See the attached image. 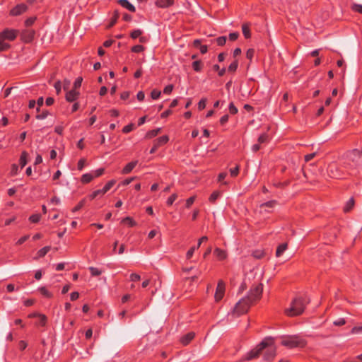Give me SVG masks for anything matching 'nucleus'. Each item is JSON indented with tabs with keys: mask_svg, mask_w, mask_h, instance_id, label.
<instances>
[{
	"mask_svg": "<svg viewBox=\"0 0 362 362\" xmlns=\"http://www.w3.org/2000/svg\"><path fill=\"white\" fill-rule=\"evenodd\" d=\"M342 167L348 175H360L362 172V148L361 150L353 149L349 151L344 158Z\"/></svg>",
	"mask_w": 362,
	"mask_h": 362,
	"instance_id": "1",
	"label": "nucleus"
},
{
	"mask_svg": "<svg viewBox=\"0 0 362 362\" xmlns=\"http://www.w3.org/2000/svg\"><path fill=\"white\" fill-rule=\"evenodd\" d=\"M309 303V299L305 296L297 297L293 300L289 308L286 310L288 316L293 317L302 314L305 310V305Z\"/></svg>",
	"mask_w": 362,
	"mask_h": 362,
	"instance_id": "2",
	"label": "nucleus"
},
{
	"mask_svg": "<svg viewBox=\"0 0 362 362\" xmlns=\"http://www.w3.org/2000/svg\"><path fill=\"white\" fill-rule=\"evenodd\" d=\"M18 31L14 29L6 28L0 32V52L7 50L10 47V45L6 40L13 41L17 35Z\"/></svg>",
	"mask_w": 362,
	"mask_h": 362,
	"instance_id": "3",
	"label": "nucleus"
},
{
	"mask_svg": "<svg viewBox=\"0 0 362 362\" xmlns=\"http://www.w3.org/2000/svg\"><path fill=\"white\" fill-rule=\"evenodd\" d=\"M274 342V338L269 337L264 338L255 349L249 351L245 357V360L250 361L257 358L261 352L266 349L268 345Z\"/></svg>",
	"mask_w": 362,
	"mask_h": 362,
	"instance_id": "4",
	"label": "nucleus"
},
{
	"mask_svg": "<svg viewBox=\"0 0 362 362\" xmlns=\"http://www.w3.org/2000/svg\"><path fill=\"white\" fill-rule=\"evenodd\" d=\"M327 175L334 179L345 178L348 175L342 165L335 162L330 163L327 168Z\"/></svg>",
	"mask_w": 362,
	"mask_h": 362,
	"instance_id": "5",
	"label": "nucleus"
},
{
	"mask_svg": "<svg viewBox=\"0 0 362 362\" xmlns=\"http://www.w3.org/2000/svg\"><path fill=\"white\" fill-rule=\"evenodd\" d=\"M281 344V345L288 349H293L297 347L303 348L305 346L306 341L303 338L296 335H293L283 337Z\"/></svg>",
	"mask_w": 362,
	"mask_h": 362,
	"instance_id": "6",
	"label": "nucleus"
},
{
	"mask_svg": "<svg viewBox=\"0 0 362 362\" xmlns=\"http://www.w3.org/2000/svg\"><path fill=\"white\" fill-rule=\"evenodd\" d=\"M263 291V284L261 282L259 283H255L251 288L250 289V291L247 294V296L245 297L251 303H253L257 300H259L262 294Z\"/></svg>",
	"mask_w": 362,
	"mask_h": 362,
	"instance_id": "7",
	"label": "nucleus"
},
{
	"mask_svg": "<svg viewBox=\"0 0 362 362\" xmlns=\"http://www.w3.org/2000/svg\"><path fill=\"white\" fill-rule=\"evenodd\" d=\"M252 304L246 298H243L236 303L233 309V313L237 316L243 315L248 311Z\"/></svg>",
	"mask_w": 362,
	"mask_h": 362,
	"instance_id": "8",
	"label": "nucleus"
},
{
	"mask_svg": "<svg viewBox=\"0 0 362 362\" xmlns=\"http://www.w3.org/2000/svg\"><path fill=\"white\" fill-rule=\"evenodd\" d=\"M266 349L267 351L264 354V360L268 361H273L276 354V349L274 346V341L270 345H268Z\"/></svg>",
	"mask_w": 362,
	"mask_h": 362,
	"instance_id": "9",
	"label": "nucleus"
},
{
	"mask_svg": "<svg viewBox=\"0 0 362 362\" xmlns=\"http://www.w3.org/2000/svg\"><path fill=\"white\" fill-rule=\"evenodd\" d=\"M224 293H225V284L222 280H220L218 282L216 293L214 295L216 301L221 300L223 298Z\"/></svg>",
	"mask_w": 362,
	"mask_h": 362,
	"instance_id": "10",
	"label": "nucleus"
},
{
	"mask_svg": "<svg viewBox=\"0 0 362 362\" xmlns=\"http://www.w3.org/2000/svg\"><path fill=\"white\" fill-rule=\"evenodd\" d=\"M28 9V6L25 4H20L16 5L10 11V15L13 16H19L25 13Z\"/></svg>",
	"mask_w": 362,
	"mask_h": 362,
	"instance_id": "11",
	"label": "nucleus"
},
{
	"mask_svg": "<svg viewBox=\"0 0 362 362\" xmlns=\"http://www.w3.org/2000/svg\"><path fill=\"white\" fill-rule=\"evenodd\" d=\"M79 95L80 93L78 90H76L75 89H71L70 90L66 91L65 98L66 101L72 103L78 99Z\"/></svg>",
	"mask_w": 362,
	"mask_h": 362,
	"instance_id": "12",
	"label": "nucleus"
},
{
	"mask_svg": "<svg viewBox=\"0 0 362 362\" xmlns=\"http://www.w3.org/2000/svg\"><path fill=\"white\" fill-rule=\"evenodd\" d=\"M35 32L33 30H24L21 34V38L25 42H30L34 38Z\"/></svg>",
	"mask_w": 362,
	"mask_h": 362,
	"instance_id": "13",
	"label": "nucleus"
},
{
	"mask_svg": "<svg viewBox=\"0 0 362 362\" xmlns=\"http://www.w3.org/2000/svg\"><path fill=\"white\" fill-rule=\"evenodd\" d=\"M195 334L193 332H188L180 338V342L182 345L186 346L189 344L194 338Z\"/></svg>",
	"mask_w": 362,
	"mask_h": 362,
	"instance_id": "14",
	"label": "nucleus"
},
{
	"mask_svg": "<svg viewBox=\"0 0 362 362\" xmlns=\"http://www.w3.org/2000/svg\"><path fill=\"white\" fill-rule=\"evenodd\" d=\"M138 163V160L132 161L127 163L122 169V173L124 175H127L130 173L132 170L136 167Z\"/></svg>",
	"mask_w": 362,
	"mask_h": 362,
	"instance_id": "15",
	"label": "nucleus"
},
{
	"mask_svg": "<svg viewBox=\"0 0 362 362\" xmlns=\"http://www.w3.org/2000/svg\"><path fill=\"white\" fill-rule=\"evenodd\" d=\"M175 0H156V5L158 8H168L174 4Z\"/></svg>",
	"mask_w": 362,
	"mask_h": 362,
	"instance_id": "16",
	"label": "nucleus"
},
{
	"mask_svg": "<svg viewBox=\"0 0 362 362\" xmlns=\"http://www.w3.org/2000/svg\"><path fill=\"white\" fill-rule=\"evenodd\" d=\"M118 3L123 7L131 12H135L136 8L134 5L129 2L128 0H119Z\"/></svg>",
	"mask_w": 362,
	"mask_h": 362,
	"instance_id": "17",
	"label": "nucleus"
},
{
	"mask_svg": "<svg viewBox=\"0 0 362 362\" xmlns=\"http://www.w3.org/2000/svg\"><path fill=\"white\" fill-rule=\"evenodd\" d=\"M214 254L219 260H223L227 257L226 252L222 249L218 248V247H216L214 250Z\"/></svg>",
	"mask_w": 362,
	"mask_h": 362,
	"instance_id": "18",
	"label": "nucleus"
},
{
	"mask_svg": "<svg viewBox=\"0 0 362 362\" xmlns=\"http://www.w3.org/2000/svg\"><path fill=\"white\" fill-rule=\"evenodd\" d=\"M28 153L26 151H23L19 158V165L21 168H23L28 163Z\"/></svg>",
	"mask_w": 362,
	"mask_h": 362,
	"instance_id": "19",
	"label": "nucleus"
},
{
	"mask_svg": "<svg viewBox=\"0 0 362 362\" xmlns=\"http://www.w3.org/2000/svg\"><path fill=\"white\" fill-rule=\"evenodd\" d=\"M169 138L166 135H163L162 136L158 137L154 141V143L157 145V146L160 147L168 141Z\"/></svg>",
	"mask_w": 362,
	"mask_h": 362,
	"instance_id": "20",
	"label": "nucleus"
},
{
	"mask_svg": "<svg viewBox=\"0 0 362 362\" xmlns=\"http://www.w3.org/2000/svg\"><path fill=\"white\" fill-rule=\"evenodd\" d=\"M192 69L196 72H200L204 66V64L201 60H196L192 62Z\"/></svg>",
	"mask_w": 362,
	"mask_h": 362,
	"instance_id": "21",
	"label": "nucleus"
},
{
	"mask_svg": "<svg viewBox=\"0 0 362 362\" xmlns=\"http://www.w3.org/2000/svg\"><path fill=\"white\" fill-rule=\"evenodd\" d=\"M51 247L50 246H45L40 250H39L37 252V256L35 257V259L41 258L45 257L47 252L50 250Z\"/></svg>",
	"mask_w": 362,
	"mask_h": 362,
	"instance_id": "22",
	"label": "nucleus"
},
{
	"mask_svg": "<svg viewBox=\"0 0 362 362\" xmlns=\"http://www.w3.org/2000/svg\"><path fill=\"white\" fill-rule=\"evenodd\" d=\"M93 173H85L81 176V181L83 184H88L93 180Z\"/></svg>",
	"mask_w": 362,
	"mask_h": 362,
	"instance_id": "23",
	"label": "nucleus"
},
{
	"mask_svg": "<svg viewBox=\"0 0 362 362\" xmlns=\"http://www.w3.org/2000/svg\"><path fill=\"white\" fill-rule=\"evenodd\" d=\"M355 204L354 199L353 197L350 198L347 202L346 203L344 207V211L345 213L349 212L354 207Z\"/></svg>",
	"mask_w": 362,
	"mask_h": 362,
	"instance_id": "24",
	"label": "nucleus"
},
{
	"mask_svg": "<svg viewBox=\"0 0 362 362\" xmlns=\"http://www.w3.org/2000/svg\"><path fill=\"white\" fill-rule=\"evenodd\" d=\"M242 31H243V34L244 37L246 39H249L251 37L250 29V26L247 23H244L242 25Z\"/></svg>",
	"mask_w": 362,
	"mask_h": 362,
	"instance_id": "25",
	"label": "nucleus"
},
{
	"mask_svg": "<svg viewBox=\"0 0 362 362\" xmlns=\"http://www.w3.org/2000/svg\"><path fill=\"white\" fill-rule=\"evenodd\" d=\"M119 17V13L117 10H115L114 11L113 16L110 19V23L108 25V28H111L115 25L117 23L118 18Z\"/></svg>",
	"mask_w": 362,
	"mask_h": 362,
	"instance_id": "26",
	"label": "nucleus"
},
{
	"mask_svg": "<svg viewBox=\"0 0 362 362\" xmlns=\"http://www.w3.org/2000/svg\"><path fill=\"white\" fill-rule=\"evenodd\" d=\"M288 245L287 243H282L277 247L276 251V256L280 257L287 249Z\"/></svg>",
	"mask_w": 362,
	"mask_h": 362,
	"instance_id": "27",
	"label": "nucleus"
},
{
	"mask_svg": "<svg viewBox=\"0 0 362 362\" xmlns=\"http://www.w3.org/2000/svg\"><path fill=\"white\" fill-rule=\"evenodd\" d=\"M252 257L257 259H260L265 256V252L263 250H256L252 252Z\"/></svg>",
	"mask_w": 362,
	"mask_h": 362,
	"instance_id": "28",
	"label": "nucleus"
},
{
	"mask_svg": "<svg viewBox=\"0 0 362 362\" xmlns=\"http://www.w3.org/2000/svg\"><path fill=\"white\" fill-rule=\"evenodd\" d=\"M160 128H158L156 129L148 131L146 134V139H152V138L156 136L158 134V133L160 132Z\"/></svg>",
	"mask_w": 362,
	"mask_h": 362,
	"instance_id": "29",
	"label": "nucleus"
},
{
	"mask_svg": "<svg viewBox=\"0 0 362 362\" xmlns=\"http://www.w3.org/2000/svg\"><path fill=\"white\" fill-rule=\"evenodd\" d=\"M221 196V192L219 191H214L212 192V194L210 195L209 198V201L211 204H214L216 201V199Z\"/></svg>",
	"mask_w": 362,
	"mask_h": 362,
	"instance_id": "30",
	"label": "nucleus"
},
{
	"mask_svg": "<svg viewBox=\"0 0 362 362\" xmlns=\"http://www.w3.org/2000/svg\"><path fill=\"white\" fill-rule=\"evenodd\" d=\"M39 291L42 296L47 298H51L53 296L52 293L49 291L45 286L40 287Z\"/></svg>",
	"mask_w": 362,
	"mask_h": 362,
	"instance_id": "31",
	"label": "nucleus"
},
{
	"mask_svg": "<svg viewBox=\"0 0 362 362\" xmlns=\"http://www.w3.org/2000/svg\"><path fill=\"white\" fill-rule=\"evenodd\" d=\"M122 223H127L130 227H134L136 225V221L131 217L127 216L122 220Z\"/></svg>",
	"mask_w": 362,
	"mask_h": 362,
	"instance_id": "32",
	"label": "nucleus"
},
{
	"mask_svg": "<svg viewBox=\"0 0 362 362\" xmlns=\"http://www.w3.org/2000/svg\"><path fill=\"white\" fill-rule=\"evenodd\" d=\"M103 195L104 194H103V193H102V191L100 189H97V190L93 191L91 194H90L88 195V198L90 199V200H93L98 196L102 197Z\"/></svg>",
	"mask_w": 362,
	"mask_h": 362,
	"instance_id": "33",
	"label": "nucleus"
},
{
	"mask_svg": "<svg viewBox=\"0 0 362 362\" xmlns=\"http://www.w3.org/2000/svg\"><path fill=\"white\" fill-rule=\"evenodd\" d=\"M238 66V61L237 59L234 60L228 66V70L230 72H235Z\"/></svg>",
	"mask_w": 362,
	"mask_h": 362,
	"instance_id": "34",
	"label": "nucleus"
},
{
	"mask_svg": "<svg viewBox=\"0 0 362 362\" xmlns=\"http://www.w3.org/2000/svg\"><path fill=\"white\" fill-rule=\"evenodd\" d=\"M143 31L140 29L134 30L131 34L130 37L132 39H136L137 37H140V36L142 35Z\"/></svg>",
	"mask_w": 362,
	"mask_h": 362,
	"instance_id": "35",
	"label": "nucleus"
},
{
	"mask_svg": "<svg viewBox=\"0 0 362 362\" xmlns=\"http://www.w3.org/2000/svg\"><path fill=\"white\" fill-rule=\"evenodd\" d=\"M82 81H83L82 77L79 76V77L76 78L74 83L72 89H75L76 90H77V89L81 86Z\"/></svg>",
	"mask_w": 362,
	"mask_h": 362,
	"instance_id": "36",
	"label": "nucleus"
},
{
	"mask_svg": "<svg viewBox=\"0 0 362 362\" xmlns=\"http://www.w3.org/2000/svg\"><path fill=\"white\" fill-rule=\"evenodd\" d=\"M144 49H145L143 45H134L131 49L132 52H134V53L141 52Z\"/></svg>",
	"mask_w": 362,
	"mask_h": 362,
	"instance_id": "37",
	"label": "nucleus"
},
{
	"mask_svg": "<svg viewBox=\"0 0 362 362\" xmlns=\"http://www.w3.org/2000/svg\"><path fill=\"white\" fill-rule=\"evenodd\" d=\"M240 172V166L237 165L234 168L230 169V173L231 177H235L238 175Z\"/></svg>",
	"mask_w": 362,
	"mask_h": 362,
	"instance_id": "38",
	"label": "nucleus"
},
{
	"mask_svg": "<svg viewBox=\"0 0 362 362\" xmlns=\"http://www.w3.org/2000/svg\"><path fill=\"white\" fill-rule=\"evenodd\" d=\"M161 92L157 89H153L151 93V97L153 100H157L160 98Z\"/></svg>",
	"mask_w": 362,
	"mask_h": 362,
	"instance_id": "39",
	"label": "nucleus"
},
{
	"mask_svg": "<svg viewBox=\"0 0 362 362\" xmlns=\"http://www.w3.org/2000/svg\"><path fill=\"white\" fill-rule=\"evenodd\" d=\"M40 214H33L29 217V221L31 223H38L40 220Z\"/></svg>",
	"mask_w": 362,
	"mask_h": 362,
	"instance_id": "40",
	"label": "nucleus"
},
{
	"mask_svg": "<svg viewBox=\"0 0 362 362\" xmlns=\"http://www.w3.org/2000/svg\"><path fill=\"white\" fill-rule=\"evenodd\" d=\"M351 9L352 11L355 12H358L361 14H362V5L358 4H354L351 5Z\"/></svg>",
	"mask_w": 362,
	"mask_h": 362,
	"instance_id": "41",
	"label": "nucleus"
},
{
	"mask_svg": "<svg viewBox=\"0 0 362 362\" xmlns=\"http://www.w3.org/2000/svg\"><path fill=\"white\" fill-rule=\"evenodd\" d=\"M177 198V194L174 193L171 196H170L166 202V204L168 206H171L173 202L176 200Z\"/></svg>",
	"mask_w": 362,
	"mask_h": 362,
	"instance_id": "42",
	"label": "nucleus"
},
{
	"mask_svg": "<svg viewBox=\"0 0 362 362\" xmlns=\"http://www.w3.org/2000/svg\"><path fill=\"white\" fill-rule=\"evenodd\" d=\"M38 317L40 318V320H39V325L42 326V327H44L45 326L46 323H47V317L42 314V315H38Z\"/></svg>",
	"mask_w": 362,
	"mask_h": 362,
	"instance_id": "43",
	"label": "nucleus"
},
{
	"mask_svg": "<svg viewBox=\"0 0 362 362\" xmlns=\"http://www.w3.org/2000/svg\"><path fill=\"white\" fill-rule=\"evenodd\" d=\"M268 138L269 136L267 134H262L258 138V143L259 144L267 143L268 141Z\"/></svg>",
	"mask_w": 362,
	"mask_h": 362,
	"instance_id": "44",
	"label": "nucleus"
},
{
	"mask_svg": "<svg viewBox=\"0 0 362 362\" xmlns=\"http://www.w3.org/2000/svg\"><path fill=\"white\" fill-rule=\"evenodd\" d=\"M216 43L218 46H223L226 42V37L221 36L216 39Z\"/></svg>",
	"mask_w": 362,
	"mask_h": 362,
	"instance_id": "45",
	"label": "nucleus"
},
{
	"mask_svg": "<svg viewBox=\"0 0 362 362\" xmlns=\"http://www.w3.org/2000/svg\"><path fill=\"white\" fill-rule=\"evenodd\" d=\"M89 270L90 272L91 275L94 276H100L102 273L101 271L96 267H91L89 268Z\"/></svg>",
	"mask_w": 362,
	"mask_h": 362,
	"instance_id": "46",
	"label": "nucleus"
},
{
	"mask_svg": "<svg viewBox=\"0 0 362 362\" xmlns=\"http://www.w3.org/2000/svg\"><path fill=\"white\" fill-rule=\"evenodd\" d=\"M206 98H202L198 103V109L199 110H202L206 107Z\"/></svg>",
	"mask_w": 362,
	"mask_h": 362,
	"instance_id": "47",
	"label": "nucleus"
},
{
	"mask_svg": "<svg viewBox=\"0 0 362 362\" xmlns=\"http://www.w3.org/2000/svg\"><path fill=\"white\" fill-rule=\"evenodd\" d=\"M104 171H105L104 168H99L95 171H93L92 173H93V178L98 177L101 176L104 173Z\"/></svg>",
	"mask_w": 362,
	"mask_h": 362,
	"instance_id": "48",
	"label": "nucleus"
},
{
	"mask_svg": "<svg viewBox=\"0 0 362 362\" xmlns=\"http://www.w3.org/2000/svg\"><path fill=\"white\" fill-rule=\"evenodd\" d=\"M85 202H86L85 199H82L81 201H80L78 203V204L75 207L73 208L72 211L76 212V211L80 210L84 206Z\"/></svg>",
	"mask_w": 362,
	"mask_h": 362,
	"instance_id": "49",
	"label": "nucleus"
},
{
	"mask_svg": "<svg viewBox=\"0 0 362 362\" xmlns=\"http://www.w3.org/2000/svg\"><path fill=\"white\" fill-rule=\"evenodd\" d=\"M276 204L274 200L269 201L261 204V207H274Z\"/></svg>",
	"mask_w": 362,
	"mask_h": 362,
	"instance_id": "50",
	"label": "nucleus"
},
{
	"mask_svg": "<svg viewBox=\"0 0 362 362\" xmlns=\"http://www.w3.org/2000/svg\"><path fill=\"white\" fill-rule=\"evenodd\" d=\"M174 88V86L173 84H169L166 86L163 89V93L169 95L172 93L173 90Z\"/></svg>",
	"mask_w": 362,
	"mask_h": 362,
	"instance_id": "51",
	"label": "nucleus"
},
{
	"mask_svg": "<svg viewBox=\"0 0 362 362\" xmlns=\"http://www.w3.org/2000/svg\"><path fill=\"white\" fill-rule=\"evenodd\" d=\"M133 129H134V124H129L123 127L122 132L124 134H127V133H129L130 132H132L133 130Z\"/></svg>",
	"mask_w": 362,
	"mask_h": 362,
	"instance_id": "52",
	"label": "nucleus"
},
{
	"mask_svg": "<svg viewBox=\"0 0 362 362\" xmlns=\"http://www.w3.org/2000/svg\"><path fill=\"white\" fill-rule=\"evenodd\" d=\"M86 160L85 158H81L77 164L78 170H82L86 165Z\"/></svg>",
	"mask_w": 362,
	"mask_h": 362,
	"instance_id": "53",
	"label": "nucleus"
},
{
	"mask_svg": "<svg viewBox=\"0 0 362 362\" xmlns=\"http://www.w3.org/2000/svg\"><path fill=\"white\" fill-rule=\"evenodd\" d=\"M195 199H196L195 196H192V197H190L189 198H188L186 200L185 206L187 208H189L193 204V203L194 202Z\"/></svg>",
	"mask_w": 362,
	"mask_h": 362,
	"instance_id": "54",
	"label": "nucleus"
},
{
	"mask_svg": "<svg viewBox=\"0 0 362 362\" xmlns=\"http://www.w3.org/2000/svg\"><path fill=\"white\" fill-rule=\"evenodd\" d=\"M229 112L230 114L232 115H235L237 114L238 112V108L235 106V105L233 104V103H230L229 104Z\"/></svg>",
	"mask_w": 362,
	"mask_h": 362,
	"instance_id": "55",
	"label": "nucleus"
},
{
	"mask_svg": "<svg viewBox=\"0 0 362 362\" xmlns=\"http://www.w3.org/2000/svg\"><path fill=\"white\" fill-rule=\"evenodd\" d=\"M317 155V152H314L312 153L307 154L304 156V160L305 162H309L313 160Z\"/></svg>",
	"mask_w": 362,
	"mask_h": 362,
	"instance_id": "56",
	"label": "nucleus"
},
{
	"mask_svg": "<svg viewBox=\"0 0 362 362\" xmlns=\"http://www.w3.org/2000/svg\"><path fill=\"white\" fill-rule=\"evenodd\" d=\"M49 115V112L47 110L42 111L40 114L36 115V118L37 119H45Z\"/></svg>",
	"mask_w": 362,
	"mask_h": 362,
	"instance_id": "57",
	"label": "nucleus"
},
{
	"mask_svg": "<svg viewBox=\"0 0 362 362\" xmlns=\"http://www.w3.org/2000/svg\"><path fill=\"white\" fill-rule=\"evenodd\" d=\"M54 86L56 90L57 94L59 95L61 93L62 90V82L60 81H56Z\"/></svg>",
	"mask_w": 362,
	"mask_h": 362,
	"instance_id": "58",
	"label": "nucleus"
},
{
	"mask_svg": "<svg viewBox=\"0 0 362 362\" xmlns=\"http://www.w3.org/2000/svg\"><path fill=\"white\" fill-rule=\"evenodd\" d=\"M255 55V49H248L246 52V57L252 61L253 57Z\"/></svg>",
	"mask_w": 362,
	"mask_h": 362,
	"instance_id": "59",
	"label": "nucleus"
},
{
	"mask_svg": "<svg viewBox=\"0 0 362 362\" xmlns=\"http://www.w3.org/2000/svg\"><path fill=\"white\" fill-rule=\"evenodd\" d=\"M35 17H30L25 20V25L27 27L31 26L35 21Z\"/></svg>",
	"mask_w": 362,
	"mask_h": 362,
	"instance_id": "60",
	"label": "nucleus"
},
{
	"mask_svg": "<svg viewBox=\"0 0 362 362\" xmlns=\"http://www.w3.org/2000/svg\"><path fill=\"white\" fill-rule=\"evenodd\" d=\"M351 334H360L362 333V326H355L351 330Z\"/></svg>",
	"mask_w": 362,
	"mask_h": 362,
	"instance_id": "61",
	"label": "nucleus"
},
{
	"mask_svg": "<svg viewBox=\"0 0 362 362\" xmlns=\"http://www.w3.org/2000/svg\"><path fill=\"white\" fill-rule=\"evenodd\" d=\"M115 183L116 181L115 180H111L108 181L104 187L109 191L115 185Z\"/></svg>",
	"mask_w": 362,
	"mask_h": 362,
	"instance_id": "62",
	"label": "nucleus"
},
{
	"mask_svg": "<svg viewBox=\"0 0 362 362\" xmlns=\"http://www.w3.org/2000/svg\"><path fill=\"white\" fill-rule=\"evenodd\" d=\"M333 324L336 326H342L346 324V320L344 318H339L335 320Z\"/></svg>",
	"mask_w": 362,
	"mask_h": 362,
	"instance_id": "63",
	"label": "nucleus"
},
{
	"mask_svg": "<svg viewBox=\"0 0 362 362\" xmlns=\"http://www.w3.org/2000/svg\"><path fill=\"white\" fill-rule=\"evenodd\" d=\"M141 279V276L140 275H139L138 274H136V273H132L131 275H130V280L132 281H139Z\"/></svg>",
	"mask_w": 362,
	"mask_h": 362,
	"instance_id": "64",
	"label": "nucleus"
}]
</instances>
